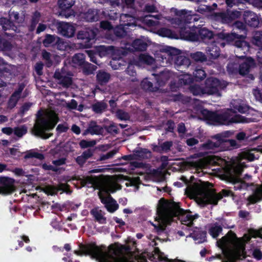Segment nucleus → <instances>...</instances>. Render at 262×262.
<instances>
[{
    "label": "nucleus",
    "instance_id": "obj_41",
    "mask_svg": "<svg viewBox=\"0 0 262 262\" xmlns=\"http://www.w3.org/2000/svg\"><path fill=\"white\" fill-rule=\"evenodd\" d=\"M107 107V104L102 101H98L92 104V108L95 113H101Z\"/></svg>",
    "mask_w": 262,
    "mask_h": 262
},
{
    "label": "nucleus",
    "instance_id": "obj_54",
    "mask_svg": "<svg viewBox=\"0 0 262 262\" xmlns=\"http://www.w3.org/2000/svg\"><path fill=\"white\" fill-rule=\"evenodd\" d=\"M96 144V141L94 140L88 141L84 139L81 140L79 145L81 148L85 149L94 147Z\"/></svg>",
    "mask_w": 262,
    "mask_h": 262
},
{
    "label": "nucleus",
    "instance_id": "obj_36",
    "mask_svg": "<svg viewBox=\"0 0 262 262\" xmlns=\"http://www.w3.org/2000/svg\"><path fill=\"white\" fill-rule=\"evenodd\" d=\"M101 210H98L97 209L94 208L91 210L90 213L98 223L100 224H106V219L101 214Z\"/></svg>",
    "mask_w": 262,
    "mask_h": 262
},
{
    "label": "nucleus",
    "instance_id": "obj_18",
    "mask_svg": "<svg viewBox=\"0 0 262 262\" xmlns=\"http://www.w3.org/2000/svg\"><path fill=\"white\" fill-rule=\"evenodd\" d=\"M99 196L101 202L105 205V207L109 212L113 213L118 209L119 205L110 194L107 196H103L99 193Z\"/></svg>",
    "mask_w": 262,
    "mask_h": 262
},
{
    "label": "nucleus",
    "instance_id": "obj_62",
    "mask_svg": "<svg viewBox=\"0 0 262 262\" xmlns=\"http://www.w3.org/2000/svg\"><path fill=\"white\" fill-rule=\"evenodd\" d=\"M41 168L45 170H52L54 172L60 173L61 170H64L62 168H59L53 166L51 165H48L46 163H43L41 165Z\"/></svg>",
    "mask_w": 262,
    "mask_h": 262
},
{
    "label": "nucleus",
    "instance_id": "obj_16",
    "mask_svg": "<svg viewBox=\"0 0 262 262\" xmlns=\"http://www.w3.org/2000/svg\"><path fill=\"white\" fill-rule=\"evenodd\" d=\"M14 180L7 177H0V193L11 194L14 191Z\"/></svg>",
    "mask_w": 262,
    "mask_h": 262
},
{
    "label": "nucleus",
    "instance_id": "obj_9",
    "mask_svg": "<svg viewBox=\"0 0 262 262\" xmlns=\"http://www.w3.org/2000/svg\"><path fill=\"white\" fill-rule=\"evenodd\" d=\"M234 196V193L230 190L224 189L218 193L211 191L205 192L202 198V202L205 205L212 204L217 205L219 200L223 197Z\"/></svg>",
    "mask_w": 262,
    "mask_h": 262
},
{
    "label": "nucleus",
    "instance_id": "obj_52",
    "mask_svg": "<svg viewBox=\"0 0 262 262\" xmlns=\"http://www.w3.org/2000/svg\"><path fill=\"white\" fill-rule=\"evenodd\" d=\"M252 42L258 47H262V31H257L255 33Z\"/></svg>",
    "mask_w": 262,
    "mask_h": 262
},
{
    "label": "nucleus",
    "instance_id": "obj_48",
    "mask_svg": "<svg viewBox=\"0 0 262 262\" xmlns=\"http://www.w3.org/2000/svg\"><path fill=\"white\" fill-rule=\"evenodd\" d=\"M215 139L216 140L215 142L208 140L203 144V147L206 149H215L216 148L220 149V141H219V139Z\"/></svg>",
    "mask_w": 262,
    "mask_h": 262
},
{
    "label": "nucleus",
    "instance_id": "obj_39",
    "mask_svg": "<svg viewBox=\"0 0 262 262\" xmlns=\"http://www.w3.org/2000/svg\"><path fill=\"white\" fill-rule=\"evenodd\" d=\"M0 25L4 31L10 30L14 27L13 22L6 17H1L0 18Z\"/></svg>",
    "mask_w": 262,
    "mask_h": 262
},
{
    "label": "nucleus",
    "instance_id": "obj_53",
    "mask_svg": "<svg viewBox=\"0 0 262 262\" xmlns=\"http://www.w3.org/2000/svg\"><path fill=\"white\" fill-rule=\"evenodd\" d=\"M234 132L230 130H227L220 134L215 135L213 138L219 139V141L228 139L227 138L233 135Z\"/></svg>",
    "mask_w": 262,
    "mask_h": 262
},
{
    "label": "nucleus",
    "instance_id": "obj_17",
    "mask_svg": "<svg viewBox=\"0 0 262 262\" xmlns=\"http://www.w3.org/2000/svg\"><path fill=\"white\" fill-rule=\"evenodd\" d=\"M81 18L87 22L99 21L100 19V10L95 9H89L86 11L81 12Z\"/></svg>",
    "mask_w": 262,
    "mask_h": 262
},
{
    "label": "nucleus",
    "instance_id": "obj_35",
    "mask_svg": "<svg viewBox=\"0 0 262 262\" xmlns=\"http://www.w3.org/2000/svg\"><path fill=\"white\" fill-rule=\"evenodd\" d=\"M237 38L235 39L232 42V45L237 48H242L248 47V43L245 40V36L243 35H238L237 34Z\"/></svg>",
    "mask_w": 262,
    "mask_h": 262
},
{
    "label": "nucleus",
    "instance_id": "obj_57",
    "mask_svg": "<svg viewBox=\"0 0 262 262\" xmlns=\"http://www.w3.org/2000/svg\"><path fill=\"white\" fill-rule=\"evenodd\" d=\"M13 132L15 135L20 138L27 133V129L24 125L20 127H15L13 129Z\"/></svg>",
    "mask_w": 262,
    "mask_h": 262
},
{
    "label": "nucleus",
    "instance_id": "obj_14",
    "mask_svg": "<svg viewBox=\"0 0 262 262\" xmlns=\"http://www.w3.org/2000/svg\"><path fill=\"white\" fill-rule=\"evenodd\" d=\"M79 247L80 250L74 251V253L77 255L85 254L96 257L99 256L101 253V249L95 244L86 245L80 244Z\"/></svg>",
    "mask_w": 262,
    "mask_h": 262
},
{
    "label": "nucleus",
    "instance_id": "obj_63",
    "mask_svg": "<svg viewBox=\"0 0 262 262\" xmlns=\"http://www.w3.org/2000/svg\"><path fill=\"white\" fill-rule=\"evenodd\" d=\"M58 191H61L67 193H71L70 186L67 183H59L56 187Z\"/></svg>",
    "mask_w": 262,
    "mask_h": 262
},
{
    "label": "nucleus",
    "instance_id": "obj_30",
    "mask_svg": "<svg viewBox=\"0 0 262 262\" xmlns=\"http://www.w3.org/2000/svg\"><path fill=\"white\" fill-rule=\"evenodd\" d=\"M111 78V75L102 70H99L96 75L97 83L100 85L106 84Z\"/></svg>",
    "mask_w": 262,
    "mask_h": 262
},
{
    "label": "nucleus",
    "instance_id": "obj_58",
    "mask_svg": "<svg viewBox=\"0 0 262 262\" xmlns=\"http://www.w3.org/2000/svg\"><path fill=\"white\" fill-rule=\"evenodd\" d=\"M114 33L116 37L122 38L125 36L126 32L124 27L122 26H117L114 29Z\"/></svg>",
    "mask_w": 262,
    "mask_h": 262
},
{
    "label": "nucleus",
    "instance_id": "obj_59",
    "mask_svg": "<svg viewBox=\"0 0 262 262\" xmlns=\"http://www.w3.org/2000/svg\"><path fill=\"white\" fill-rule=\"evenodd\" d=\"M116 116L120 120H128L130 118V116L128 113L122 110H118L116 112Z\"/></svg>",
    "mask_w": 262,
    "mask_h": 262
},
{
    "label": "nucleus",
    "instance_id": "obj_44",
    "mask_svg": "<svg viewBox=\"0 0 262 262\" xmlns=\"http://www.w3.org/2000/svg\"><path fill=\"white\" fill-rule=\"evenodd\" d=\"M190 56L196 62H203L206 61L207 59L206 55L200 51L191 53Z\"/></svg>",
    "mask_w": 262,
    "mask_h": 262
},
{
    "label": "nucleus",
    "instance_id": "obj_33",
    "mask_svg": "<svg viewBox=\"0 0 262 262\" xmlns=\"http://www.w3.org/2000/svg\"><path fill=\"white\" fill-rule=\"evenodd\" d=\"M222 231V226L219 223L215 222L210 227L208 232L213 238H216Z\"/></svg>",
    "mask_w": 262,
    "mask_h": 262
},
{
    "label": "nucleus",
    "instance_id": "obj_4",
    "mask_svg": "<svg viewBox=\"0 0 262 262\" xmlns=\"http://www.w3.org/2000/svg\"><path fill=\"white\" fill-rule=\"evenodd\" d=\"M159 203L158 212L160 215L167 219L178 217L183 224L187 225L189 227L193 224V221L199 216L198 214H190L189 213L191 212L181 208L179 203L169 202L165 199L162 198L159 201Z\"/></svg>",
    "mask_w": 262,
    "mask_h": 262
},
{
    "label": "nucleus",
    "instance_id": "obj_45",
    "mask_svg": "<svg viewBox=\"0 0 262 262\" xmlns=\"http://www.w3.org/2000/svg\"><path fill=\"white\" fill-rule=\"evenodd\" d=\"M12 49V45L10 41L4 38L0 35V50L10 51Z\"/></svg>",
    "mask_w": 262,
    "mask_h": 262
},
{
    "label": "nucleus",
    "instance_id": "obj_47",
    "mask_svg": "<svg viewBox=\"0 0 262 262\" xmlns=\"http://www.w3.org/2000/svg\"><path fill=\"white\" fill-rule=\"evenodd\" d=\"M25 88V85L23 84H19L18 85V88L14 91V92L12 93L10 98V100H15V103L17 102V101L20 98L21 94Z\"/></svg>",
    "mask_w": 262,
    "mask_h": 262
},
{
    "label": "nucleus",
    "instance_id": "obj_38",
    "mask_svg": "<svg viewBox=\"0 0 262 262\" xmlns=\"http://www.w3.org/2000/svg\"><path fill=\"white\" fill-rule=\"evenodd\" d=\"M207 48V53L209 54L210 59H215L219 57L221 51L219 47L216 46H212Z\"/></svg>",
    "mask_w": 262,
    "mask_h": 262
},
{
    "label": "nucleus",
    "instance_id": "obj_31",
    "mask_svg": "<svg viewBox=\"0 0 262 262\" xmlns=\"http://www.w3.org/2000/svg\"><path fill=\"white\" fill-rule=\"evenodd\" d=\"M262 199V184L256 188L254 194L248 198V201L250 204H255Z\"/></svg>",
    "mask_w": 262,
    "mask_h": 262
},
{
    "label": "nucleus",
    "instance_id": "obj_60",
    "mask_svg": "<svg viewBox=\"0 0 262 262\" xmlns=\"http://www.w3.org/2000/svg\"><path fill=\"white\" fill-rule=\"evenodd\" d=\"M36 158L40 160H42L45 159V156L42 154L39 153L37 152H30L27 153L25 156V159H29V158Z\"/></svg>",
    "mask_w": 262,
    "mask_h": 262
},
{
    "label": "nucleus",
    "instance_id": "obj_12",
    "mask_svg": "<svg viewBox=\"0 0 262 262\" xmlns=\"http://www.w3.org/2000/svg\"><path fill=\"white\" fill-rule=\"evenodd\" d=\"M96 37V33L93 29L86 28L83 30L79 31L77 35L78 39H81L84 43L85 48H91L95 42Z\"/></svg>",
    "mask_w": 262,
    "mask_h": 262
},
{
    "label": "nucleus",
    "instance_id": "obj_6",
    "mask_svg": "<svg viewBox=\"0 0 262 262\" xmlns=\"http://www.w3.org/2000/svg\"><path fill=\"white\" fill-rule=\"evenodd\" d=\"M175 14L179 17L174 18L172 20V24L178 26V32L179 33L181 39L194 41L196 36L195 28L196 26H190L191 23L189 17L190 16H186L187 11L185 10H176Z\"/></svg>",
    "mask_w": 262,
    "mask_h": 262
},
{
    "label": "nucleus",
    "instance_id": "obj_50",
    "mask_svg": "<svg viewBox=\"0 0 262 262\" xmlns=\"http://www.w3.org/2000/svg\"><path fill=\"white\" fill-rule=\"evenodd\" d=\"M158 34L162 37H167L169 38H173L174 34L173 32L168 28H161L159 29Z\"/></svg>",
    "mask_w": 262,
    "mask_h": 262
},
{
    "label": "nucleus",
    "instance_id": "obj_34",
    "mask_svg": "<svg viewBox=\"0 0 262 262\" xmlns=\"http://www.w3.org/2000/svg\"><path fill=\"white\" fill-rule=\"evenodd\" d=\"M132 47L136 51H144L147 47V43L141 39L134 40L132 44Z\"/></svg>",
    "mask_w": 262,
    "mask_h": 262
},
{
    "label": "nucleus",
    "instance_id": "obj_11",
    "mask_svg": "<svg viewBox=\"0 0 262 262\" xmlns=\"http://www.w3.org/2000/svg\"><path fill=\"white\" fill-rule=\"evenodd\" d=\"M195 30L196 38H195L194 41L208 43L209 42H212L213 39L215 38L216 34L205 27L199 25L195 28Z\"/></svg>",
    "mask_w": 262,
    "mask_h": 262
},
{
    "label": "nucleus",
    "instance_id": "obj_29",
    "mask_svg": "<svg viewBox=\"0 0 262 262\" xmlns=\"http://www.w3.org/2000/svg\"><path fill=\"white\" fill-rule=\"evenodd\" d=\"M163 51L167 54L168 60L172 62L176 59V57L181 54V51L180 50L168 46L163 49Z\"/></svg>",
    "mask_w": 262,
    "mask_h": 262
},
{
    "label": "nucleus",
    "instance_id": "obj_32",
    "mask_svg": "<svg viewBox=\"0 0 262 262\" xmlns=\"http://www.w3.org/2000/svg\"><path fill=\"white\" fill-rule=\"evenodd\" d=\"M54 78L59 81L61 84L64 87H69L72 83V79L71 77L66 76H61L58 72H55L54 74Z\"/></svg>",
    "mask_w": 262,
    "mask_h": 262
},
{
    "label": "nucleus",
    "instance_id": "obj_43",
    "mask_svg": "<svg viewBox=\"0 0 262 262\" xmlns=\"http://www.w3.org/2000/svg\"><path fill=\"white\" fill-rule=\"evenodd\" d=\"M81 68L82 69L83 73L87 75L93 74L97 68L96 66L86 61Z\"/></svg>",
    "mask_w": 262,
    "mask_h": 262
},
{
    "label": "nucleus",
    "instance_id": "obj_24",
    "mask_svg": "<svg viewBox=\"0 0 262 262\" xmlns=\"http://www.w3.org/2000/svg\"><path fill=\"white\" fill-rule=\"evenodd\" d=\"M254 64V60L252 57H247L243 63L239 64V74L243 76L248 74L251 68L253 67Z\"/></svg>",
    "mask_w": 262,
    "mask_h": 262
},
{
    "label": "nucleus",
    "instance_id": "obj_22",
    "mask_svg": "<svg viewBox=\"0 0 262 262\" xmlns=\"http://www.w3.org/2000/svg\"><path fill=\"white\" fill-rule=\"evenodd\" d=\"M176 58L173 63L175 68L178 71H182V70L181 69L188 68L190 65L191 62L190 59L188 57L182 55V53Z\"/></svg>",
    "mask_w": 262,
    "mask_h": 262
},
{
    "label": "nucleus",
    "instance_id": "obj_49",
    "mask_svg": "<svg viewBox=\"0 0 262 262\" xmlns=\"http://www.w3.org/2000/svg\"><path fill=\"white\" fill-rule=\"evenodd\" d=\"M194 79L196 81H199L204 79L206 76V74L204 70L202 69L196 68L193 72Z\"/></svg>",
    "mask_w": 262,
    "mask_h": 262
},
{
    "label": "nucleus",
    "instance_id": "obj_15",
    "mask_svg": "<svg viewBox=\"0 0 262 262\" xmlns=\"http://www.w3.org/2000/svg\"><path fill=\"white\" fill-rule=\"evenodd\" d=\"M75 3V0H58L57 4L60 9L59 15L67 18L73 15L74 11L71 8Z\"/></svg>",
    "mask_w": 262,
    "mask_h": 262
},
{
    "label": "nucleus",
    "instance_id": "obj_5",
    "mask_svg": "<svg viewBox=\"0 0 262 262\" xmlns=\"http://www.w3.org/2000/svg\"><path fill=\"white\" fill-rule=\"evenodd\" d=\"M59 121V118L55 112H51L45 115L37 116L33 128L32 134L36 137L47 139L53 136L48 132L53 130Z\"/></svg>",
    "mask_w": 262,
    "mask_h": 262
},
{
    "label": "nucleus",
    "instance_id": "obj_2",
    "mask_svg": "<svg viewBox=\"0 0 262 262\" xmlns=\"http://www.w3.org/2000/svg\"><path fill=\"white\" fill-rule=\"evenodd\" d=\"M230 106L233 108H228L220 114L207 109H203L201 111V114L205 120L214 125H229L233 123L251 122V119L236 114L237 112L242 114L248 113L250 109L249 105L244 103L241 99H236L232 100Z\"/></svg>",
    "mask_w": 262,
    "mask_h": 262
},
{
    "label": "nucleus",
    "instance_id": "obj_13",
    "mask_svg": "<svg viewBox=\"0 0 262 262\" xmlns=\"http://www.w3.org/2000/svg\"><path fill=\"white\" fill-rule=\"evenodd\" d=\"M158 86H154L152 82L149 81L147 78L144 79L141 82V88L145 91L157 92L159 87L164 85L168 80L167 78L164 77V75H155Z\"/></svg>",
    "mask_w": 262,
    "mask_h": 262
},
{
    "label": "nucleus",
    "instance_id": "obj_46",
    "mask_svg": "<svg viewBox=\"0 0 262 262\" xmlns=\"http://www.w3.org/2000/svg\"><path fill=\"white\" fill-rule=\"evenodd\" d=\"M85 56L83 53L75 54L72 58V62L80 67L85 62Z\"/></svg>",
    "mask_w": 262,
    "mask_h": 262
},
{
    "label": "nucleus",
    "instance_id": "obj_37",
    "mask_svg": "<svg viewBox=\"0 0 262 262\" xmlns=\"http://www.w3.org/2000/svg\"><path fill=\"white\" fill-rule=\"evenodd\" d=\"M189 90L194 96H201L206 94L204 91V85L201 86L196 84L190 85Z\"/></svg>",
    "mask_w": 262,
    "mask_h": 262
},
{
    "label": "nucleus",
    "instance_id": "obj_40",
    "mask_svg": "<svg viewBox=\"0 0 262 262\" xmlns=\"http://www.w3.org/2000/svg\"><path fill=\"white\" fill-rule=\"evenodd\" d=\"M56 39H59V38L55 35L47 34L45 36L42 43L45 47H48L56 43Z\"/></svg>",
    "mask_w": 262,
    "mask_h": 262
},
{
    "label": "nucleus",
    "instance_id": "obj_10",
    "mask_svg": "<svg viewBox=\"0 0 262 262\" xmlns=\"http://www.w3.org/2000/svg\"><path fill=\"white\" fill-rule=\"evenodd\" d=\"M51 26L56 27L58 32L62 36L71 38L74 36L75 33V28L73 26L68 23L60 21L57 19H53Z\"/></svg>",
    "mask_w": 262,
    "mask_h": 262
},
{
    "label": "nucleus",
    "instance_id": "obj_56",
    "mask_svg": "<svg viewBox=\"0 0 262 262\" xmlns=\"http://www.w3.org/2000/svg\"><path fill=\"white\" fill-rule=\"evenodd\" d=\"M40 14L39 12H36L32 17L31 19V25L29 27V31H33L34 30L36 25L38 24L39 21V17H40Z\"/></svg>",
    "mask_w": 262,
    "mask_h": 262
},
{
    "label": "nucleus",
    "instance_id": "obj_20",
    "mask_svg": "<svg viewBox=\"0 0 262 262\" xmlns=\"http://www.w3.org/2000/svg\"><path fill=\"white\" fill-rule=\"evenodd\" d=\"M172 146L173 142L172 141H166L161 144L159 143L158 145L155 143L150 145L153 152L161 154L170 151Z\"/></svg>",
    "mask_w": 262,
    "mask_h": 262
},
{
    "label": "nucleus",
    "instance_id": "obj_1",
    "mask_svg": "<svg viewBox=\"0 0 262 262\" xmlns=\"http://www.w3.org/2000/svg\"><path fill=\"white\" fill-rule=\"evenodd\" d=\"M230 106L233 108H228L220 114L207 109H203L201 111V114L205 120L214 125H229L233 123L251 122V119L236 114L237 112L242 114L248 113L250 109L249 105L244 103L241 99H236L232 100Z\"/></svg>",
    "mask_w": 262,
    "mask_h": 262
},
{
    "label": "nucleus",
    "instance_id": "obj_3",
    "mask_svg": "<svg viewBox=\"0 0 262 262\" xmlns=\"http://www.w3.org/2000/svg\"><path fill=\"white\" fill-rule=\"evenodd\" d=\"M230 106L233 108H228L220 114L207 109H203L201 111V114L205 120L214 125H229L233 123L251 122V119L236 114L237 112L242 114L248 113L250 109L249 105L244 103L241 99H236L232 100Z\"/></svg>",
    "mask_w": 262,
    "mask_h": 262
},
{
    "label": "nucleus",
    "instance_id": "obj_19",
    "mask_svg": "<svg viewBox=\"0 0 262 262\" xmlns=\"http://www.w3.org/2000/svg\"><path fill=\"white\" fill-rule=\"evenodd\" d=\"M237 37V34L235 33H227L224 30L221 32L216 33L215 39L224 41L225 42L221 43V46L224 47L226 43L231 45L234 40Z\"/></svg>",
    "mask_w": 262,
    "mask_h": 262
},
{
    "label": "nucleus",
    "instance_id": "obj_8",
    "mask_svg": "<svg viewBox=\"0 0 262 262\" xmlns=\"http://www.w3.org/2000/svg\"><path fill=\"white\" fill-rule=\"evenodd\" d=\"M228 83L215 77H208L206 79L204 84V91L207 95H220V91L225 89Z\"/></svg>",
    "mask_w": 262,
    "mask_h": 262
},
{
    "label": "nucleus",
    "instance_id": "obj_64",
    "mask_svg": "<svg viewBox=\"0 0 262 262\" xmlns=\"http://www.w3.org/2000/svg\"><path fill=\"white\" fill-rule=\"evenodd\" d=\"M214 9L211 6L205 5H201L197 8V11L202 14L205 12H211Z\"/></svg>",
    "mask_w": 262,
    "mask_h": 262
},
{
    "label": "nucleus",
    "instance_id": "obj_21",
    "mask_svg": "<svg viewBox=\"0 0 262 262\" xmlns=\"http://www.w3.org/2000/svg\"><path fill=\"white\" fill-rule=\"evenodd\" d=\"M243 17L245 23L248 26L253 28L258 26L259 20L256 13L250 11H246L244 12Z\"/></svg>",
    "mask_w": 262,
    "mask_h": 262
},
{
    "label": "nucleus",
    "instance_id": "obj_55",
    "mask_svg": "<svg viewBox=\"0 0 262 262\" xmlns=\"http://www.w3.org/2000/svg\"><path fill=\"white\" fill-rule=\"evenodd\" d=\"M193 80L190 75H182L179 78L180 83L183 85H189L193 83Z\"/></svg>",
    "mask_w": 262,
    "mask_h": 262
},
{
    "label": "nucleus",
    "instance_id": "obj_51",
    "mask_svg": "<svg viewBox=\"0 0 262 262\" xmlns=\"http://www.w3.org/2000/svg\"><path fill=\"white\" fill-rule=\"evenodd\" d=\"M42 59L45 61L46 66L50 68L53 65V61L51 59V53L44 50L41 53Z\"/></svg>",
    "mask_w": 262,
    "mask_h": 262
},
{
    "label": "nucleus",
    "instance_id": "obj_26",
    "mask_svg": "<svg viewBox=\"0 0 262 262\" xmlns=\"http://www.w3.org/2000/svg\"><path fill=\"white\" fill-rule=\"evenodd\" d=\"M192 237L196 244H202L206 241V232L199 230L195 228L189 235Z\"/></svg>",
    "mask_w": 262,
    "mask_h": 262
},
{
    "label": "nucleus",
    "instance_id": "obj_61",
    "mask_svg": "<svg viewBox=\"0 0 262 262\" xmlns=\"http://www.w3.org/2000/svg\"><path fill=\"white\" fill-rule=\"evenodd\" d=\"M104 128L106 132L111 135H115L119 133L118 126L114 123L111 124L108 126H105Z\"/></svg>",
    "mask_w": 262,
    "mask_h": 262
},
{
    "label": "nucleus",
    "instance_id": "obj_23",
    "mask_svg": "<svg viewBox=\"0 0 262 262\" xmlns=\"http://www.w3.org/2000/svg\"><path fill=\"white\" fill-rule=\"evenodd\" d=\"M103 133L104 128L101 126L98 125L96 121H91L83 135H86L88 133H89L92 135H102Z\"/></svg>",
    "mask_w": 262,
    "mask_h": 262
},
{
    "label": "nucleus",
    "instance_id": "obj_27",
    "mask_svg": "<svg viewBox=\"0 0 262 262\" xmlns=\"http://www.w3.org/2000/svg\"><path fill=\"white\" fill-rule=\"evenodd\" d=\"M113 7L121 6L123 8H133L135 0H106Z\"/></svg>",
    "mask_w": 262,
    "mask_h": 262
},
{
    "label": "nucleus",
    "instance_id": "obj_25",
    "mask_svg": "<svg viewBox=\"0 0 262 262\" xmlns=\"http://www.w3.org/2000/svg\"><path fill=\"white\" fill-rule=\"evenodd\" d=\"M220 144V149L222 150H230L237 149L241 147V144L234 139L221 140Z\"/></svg>",
    "mask_w": 262,
    "mask_h": 262
},
{
    "label": "nucleus",
    "instance_id": "obj_28",
    "mask_svg": "<svg viewBox=\"0 0 262 262\" xmlns=\"http://www.w3.org/2000/svg\"><path fill=\"white\" fill-rule=\"evenodd\" d=\"M211 18L216 21H221L223 24H229L233 21L229 13L214 12L211 15Z\"/></svg>",
    "mask_w": 262,
    "mask_h": 262
},
{
    "label": "nucleus",
    "instance_id": "obj_7",
    "mask_svg": "<svg viewBox=\"0 0 262 262\" xmlns=\"http://www.w3.org/2000/svg\"><path fill=\"white\" fill-rule=\"evenodd\" d=\"M217 245L222 250H230L234 248L236 255L241 259H245L247 257L244 242L238 238L232 230H229L225 236L218 240Z\"/></svg>",
    "mask_w": 262,
    "mask_h": 262
},
{
    "label": "nucleus",
    "instance_id": "obj_42",
    "mask_svg": "<svg viewBox=\"0 0 262 262\" xmlns=\"http://www.w3.org/2000/svg\"><path fill=\"white\" fill-rule=\"evenodd\" d=\"M115 47L114 46H101L99 47V52L101 55L108 56L113 55L115 52Z\"/></svg>",
    "mask_w": 262,
    "mask_h": 262
}]
</instances>
